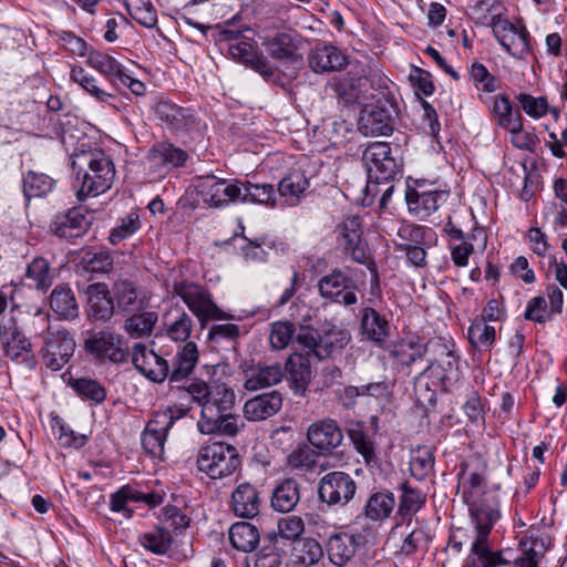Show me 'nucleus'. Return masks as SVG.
<instances>
[{"label":"nucleus","instance_id":"nucleus-1","mask_svg":"<svg viewBox=\"0 0 567 567\" xmlns=\"http://www.w3.org/2000/svg\"><path fill=\"white\" fill-rule=\"evenodd\" d=\"M72 167L75 172L76 197L81 202L105 193L114 182V165L102 151L74 154Z\"/></svg>","mask_w":567,"mask_h":567},{"label":"nucleus","instance_id":"nucleus-2","mask_svg":"<svg viewBox=\"0 0 567 567\" xmlns=\"http://www.w3.org/2000/svg\"><path fill=\"white\" fill-rule=\"evenodd\" d=\"M50 315L43 310H38L32 324L42 328L43 347L41 349L45 365L58 371L62 369L71 359L75 349V341L65 329H55L50 326Z\"/></svg>","mask_w":567,"mask_h":567},{"label":"nucleus","instance_id":"nucleus-3","mask_svg":"<svg viewBox=\"0 0 567 567\" xmlns=\"http://www.w3.org/2000/svg\"><path fill=\"white\" fill-rule=\"evenodd\" d=\"M426 353L433 357L429 367L419 375L416 383L421 384L424 379L432 381L433 385H440L447 390L458 380V360L454 354L452 346L444 339L435 338L426 343Z\"/></svg>","mask_w":567,"mask_h":567},{"label":"nucleus","instance_id":"nucleus-4","mask_svg":"<svg viewBox=\"0 0 567 567\" xmlns=\"http://www.w3.org/2000/svg\"><path fill=\"white\" fill-rule=\"evenodd\" d=\"M196 465L212 480H220L237 471L240 466V458L233 445L212 442L198 450Z\"/></svg>","mask_w":567,"mask_h":567},{"label":"nucleus","instance_id":"nucleus-5","mask_svg":"<svg viewBox=\"0 0 567 567\" xmlns=\"http://www.w3.org/2000/svg\"><path fill=\"white\" fill-rule=\"evenodd\" d=\"M350 340V332L334 324L324 326L321 333L301 329L296 337L297 343L307 349L308 354L312 353L320 360L342 350Z\"/></svg>","mask_w":567,"mask_h":567},{"label":"nucleus","instance_id":"nucleus-6","mask_svg":"<svg viewBox=\"0 0 567 567\" xmlns=\"http://www.w3.org/2000/svg\"><path fill=\"white\" fill-rule=\"evenodd\" d=\"M173 293L184 301L200 322L209 319L219 320L225 318L224 312L213 301L209 291L196 282L189 280L175 281L173 284Z\"/></svg>","mask_w":567,"mask_h":567},{"label":"nucleus","instance_id":"nucleus-7","mask_svg":"<svg viewBox=\"0 0 567 567\" xmlns=\"http://www.w3.org/2000/svg\"><path fill=\"white\" fill-rule=\"evenodd\" d=\"M481 23L489 25L499 44L515 59H525L530 52L529 33L526 28H517L503 19L499 13L482 17Z\"/></svg>","mask_w":567,"mask_h":567},{"label":"nucleus","instance_id":"nucleus-8","mask_svg":"<svg viewBox=\"0 0 567 567\" xmlns=\"http://www.w3.org/2000/svg\"><path fill=\"white\" fill-rule=\"evenodd\" d=\"M195 188L203 203L210 208L226 207L241 196V186L238 181L219 178L215 175L196 177Z\"/></svg>","mask_w":567,"mask_h":567},{"label":"nucleus","instance_id":"nucleus-9","mask_svg":"<svg viewBox=\"0 0 567 567\" xmlns=\"http://www.w3.org/2000/svg\"><path fill=\"white\" fill-rule=\"evenodd\" d=\"M471 523L473 525V540L471 547L492 550L489 535L501 517L498 503L494 497L473 501L470 505Z\"/></svg>","mask_w":567,"mask_h":567},{"label":"nucleus","instance_id":"nucleus-10","mask_svg":"<svg viewBox=\"0 0 567 567\" xmlns=\"http://www.w3.org/2000/svg\"><path fill=\"white\" fill-rule=\"evenodd\" d=\"M186 391L193 402L200 406L199 420H204L205 410L208 406L226 409L233 408L235 404V392L225 382L214 381L208 384L204 381L194 380L187 385Z\"/></svg>","mask_w":567,"mask_h":567},{"label":"nucleus","instance_id":"nucleus-11","mask_svg":"<svg viewBox=\"0 0 567 567\" xmlns=\"http://www.w3.org/2000/svg\"><path fill=\"white\" fill-rule=\"evenodd\" d=\"M362 159L367 166L369 178H373L378 183L393 179L401 166L392 156L391 146L386 142L370 143L363 152Z\"/></svg>","mask_w":567,"mask_h":567},{"label":"nucleus","instance_id":"nucleus-12","mask_svg":"<svg viewBox=\"0 0 567 567\" xmlns=\"http://www.w3.org/2000/svg\"><path fill=\"white\" fill-rule=\"evenodd\" d=\"M357 484L348 473L334 471L321 477L318 495L328 505H346L353 498Z\"/></svg>","mask_w":567,"mask_h":567},{"label":"nucleus","instance_id":"nucleus-13","mask_svg":"<svg viewBox=\"0 0 567 567\" xmlns=\"http://www.w3.org/2000/svg\"><path fill=\"white\" fill-rule=\"evenodd\" d=\"M85 350L100 361L122 363L126 361L128 351L122 338L111 331L91 333L84 342Z\"/></svg>","mask_w":567,"mask_h":567},{"label":"nucleus","instance_id":"nucleus-14","mask_svg":"<svg viewBox=\"0 0 567 567\" xmlns=\"http://www.w3.org/2000/svg\"><path fill=\"white\" fill-rule=\"evenodd\" d=\"M152 110L157 120L171 131L189 132L199 126V121L193 110L182 107L169 100H157Z\"/></svg>","mask_w":567,"mask_h":567},{"label":"nucleus","instance_id":"nucleus-15","mask_svg":"<svg viewBox=\"0 0 567 567\" xmlns=\"http://www.w3.org/2000/svg\"><path fill=\"white\" fill-rule=\"evenodd\" d=\"M410 523L405 526L396 524L389 535L388 544L394 549L395 555L408 557L426 550L430 535L422 527L410 528Z\"/></svg>","mask_w":567,"mask_h":567},{"label":"nucleus","instance_id":"nucleus-16","mask_svg":"<svg viewBox=\"0 0 567 567\" xmlns=\"http://www.w3.org/2000/svg\"><path fill=\"white\" fill-rule=\"evenodd\" d=\"M3 351L8 358L19 363L33 365V348L30 340L23 334L13 320L1 326L0 334Z\"/></svg>","mask_w":567,"mask_h":567},{"label":"nucleus","instance_id":"nucleus-17","mask_svg":"<svg viewBox=\"0 0 567 567\" xmlns=\"http://www.w3.org/2000/svg\"><path fill=\"white\" fill-rule=\"evenodd\" d=\"M132 362L134 367L153 382H163L169 379L168 362L148 349L145 344L136 343L132 349Z\"/></svg>","mask_w":567,"mask_h":567},{"label":"nucleus","instance_id":"nucleus-18","mask_svg":"<svg viewBox=\"0 0 567 567\" xmlns=\"http://www.w3.org/2000/svg\"><path fill=\"white\" fill-rule=\"evenodd\" d=\"M173 424L174 416L171 411L156 413L146 424L142 435V445L150 455L162 458L166 435Z\"/></svg>","mask_w":567,"mask_h":567},{"label":"nucleus","instance_id":"nucleus-19","mask_svg":"<svg viewBox=\"0 0 567 567\" xmlns=\"http://www.w3.org/2000/svg\"><path fill=\"white\" fill-rule=\"evenodd\" d=\"M318 289L321 297L344 306H351L358 301L353 291V281L341 270H333L323 276L318 282Z\"/></svg>","mask_w":567,"mask_h":567},{"label":"nucleus","instance_id":"nucleus-20","mask_svg":"<svg viewBox=\"0 0 567 567\" xmlns=\"http://www.w3.org/2000/svg\"><path fill=\"white\" fill-rule=\"evenodd\" d=\"M338 241L343 251L360 264L367 258V250L361 239V220L358 216L347 217L338 227Z\"/></svg>","mask_w":567,"mask_h":567},{"label":"nucleus","instance_id":"nucleus-21","mask_svg":"<svg viewBox=\"0 0 567 567\" xmlns=\"http://www.w3.org/2000/svg\"><path fill=\"white\" fill-rule=\"evenodd\" d=\"M187 158L188 154L184 150L171 143L155 144L147 155L150 169L157 176H164L172 168L183 166Z\"/></svg>","mask_w":567,"mask_h":567},{"label":"nucleus","instance_id":"nucleus-22","mask_svg":"<svg viewBox=\"0 0 567 567\" xmlns=\"http://www.w3.org/2000/svg\"><path fill=\"white\" fill-rule=\"evenodd\" d=\"M233 408L221 409L219 406H208L205 410L204 420H198L197 427L203 434L223 433L227 435L236 434L240 426V419L231 414Z\"/></svg>","mask_w":567,"mask_h":567},{"label":"nucleus","instance_id":"nucleus-23","mask_svg":"<svg viewBox=\"0 0 567 567\" xmlns=\"http://www.w3.org/2000/svg\"><path fill=\"white\" fill-rule=\"evenodd\" d=\"M307 440L317 450L331 452L341 445L343 433L334 420L323 419L315 421L309 425Z\"/></svg>","mask_w":567,"mask_h":567},{"label":"nucleus","instance_id":"nucleus-24","mask_svg":"<svg viewBox=\"0 0 567 567\" xmlns=\"http://www.w3.org/2000/svg\"><path fill=\"white\" fill-rule=\"evenodd\" d=\"M358 130L365 136L389 135L393 130L389 110L379 103L364 105L360 112Z\"/></svg>","mask_w":567,"mask_h":567},{"label":"nucleus","instance_id":"nucleus-25","mask_svg":"<svg viewBox=\"0 0 567 567\" xmlns=\"http://www.w3.org/2000/svg\"><path fill=\"white\" fill-rule=\"evenodd\" d=\"M58 276L50 260L42 256H37L27 264L23 284L30 289L47 292L53 285Z\"/></svg>","mask_w":567,"mask_h":567},{"label":"nucleus","instance_id":"nucleus-26","mask_svg":"<svg viewBox=\"0 0 567 567\" xmlns=\"http://www.w3.org/2000/svg\"><path fill=\"white\" fill-rule=\"evenodd\" d=\"M282 405V396L278 391L256 395L244 404V415L248 421H264L274 416Z\"/></svg>","mask_w":567,"mask_h":567},{"label":"nucleus","instance_id":"nucleus-27","mask_svg":"<svg viewBox=\"0 0 567 567\" xmlns=\"http://www.w3.org/2000/svg\"><path fill=\"white\" fill-rule=\"evenodd\" d=\"M261 501L257 488L249 484H239L231 493L230 508L243 518H254L259 514Z\"/></svg>","mask_w":567,"mask_h":567},{"label":"nucleus","instance_id":"nucleus-28","mask_svg":"<svg viewBox=\"0 0 567 567\" xmlns=\"http://www.w3.org/2000/svg\"><path fill=\"white\" fill-rule=\"evenodd\" d=\"M308 62L317 73L333 72L347 65V56L333 45L318 44L311 50Z\"/></svg>","mask_w":567,"mask_h":567},{"label":"nucleus","instance_id":"nucleus-29","mask_svg":"<svg viewBox=\"0 0 567 567\" xmlns=\"http://www.w3.org/2000/svg\"><path fill=\"white\" fill-rule=\"evenodd\" d=\"M175 542L174 534L164 524H157L138 536V544L148 553L156 556H167Z\"/></svg>","mask_w":567,"mask_h":567},{"label":"nucleus","instance_id":"nucleus-30","mask_svg":"<svg viewBox=\"0 0 567 567\" xmlns=\"http://www.w3.org/2000/svg\"><path fill=\"white\" fill-rule=\"evenodd\" d=\"M198 358V349L195 342L188 341L179 346L169 367V382H178L190 375Z\"/></svg>","mask_w":567,"mask_h":567},{"label":"nucleus","instance_id":"nucleus-31","mask_svg":"<svg viewBox=\"0 0 567 567\" xmlns=\"http://www.w3.org/2000/svg\"><path fill=\"white\" fill-rule=\"evenodd\" d=\"M282 377L284 371L279 364H259L245 370L244 386L248 391H257L279 383Z\"/></svg>","mask_w":567,"mask_h":567},{"label":"nucleus","instance_id":"nucleus-32","mask_svg":"<svg viewBox=\"0 0 567 567\" xmlns=\"http://www.w3.org/2000/svg\"><path fill=\"white\" fill-rule=\"evenodd\" d=\"M87 293V313L94 320H107L113 316L114 303L109 297V289L104 284L90 285Z\"/></svg>","mask_w":567,"mask_h":567},{"label":"nucleus","instance_id":"nucleus-33","mask_svg":"<svg viewBox=\"0 0 567 567\" xmlns=\"http://www.w3.org/2000/svg\"><path fill=\"white\" fill-rule=\"evenodd\" d=\"M266 51L275 60L295 63L300 60L298 53V43L295 38L288 33H278L266 38L262 42Z\"/></svg>","mask_w":567,"mask_h":567},{"label":"nucleus","instance_id":"nucleus-34","mask_svg":"<svg viewBox=\"0 0 567 567\" xmlns=\"http://www.w3.org/2000/svg\"><path fill=\"white\" fill-rule=\"evenodd\" d=\"M300 501V486L293 478H286L272 491L271 507L279 513H289Z\"/></svg>","mask_w":567,"mask_h":567},{"label":"nucleus","instance_id":"nucleus-35","mask_svg":"<svg viewBox=\"0 0 567 567\" xmlns=\"http://www.w3.org/2000/svg\"><path fill=\"white\" fill-rule=\"evenodd\" d=\"M52 311L62 319H74L79 315V306L72 289L65 285H58L50 297Z\"/></svg>","mask_w":567,"mask_h":567},{"label":"nucleus","instance_id":"nucleus-36","mask_svg":"<svg viewBox=\"0 0 567 567\" xmlns=\"http://www.w3.org/2000/svg\"><path fill=\"white\" fill-rule=\"evenodd\" d=\"M286 370L296 393L305 392L311 380V365L308 354L293 352L289 355Z\"/></svg>","mask_w":567,"mask_h":567},{"label":"nucleus","instance_id":"nucleus-37","mask_svg":"<svg viewBox=\"0 0 567 567\" xmlns=\"http://www.w3.org/2000/svg\"><path fill=\"white\" fill-rule=\"evenodd\" d=\"M447 194L445 192L432 190V192H417L412 190L406 194V200L410 210L414 212L420 218L427 217L435 212L440 203L445 200Z\"/></svg>","mask_w":567,"mask_h":567},{"label":"nucleus","instance_id":"nucleus-38","mask_svg":"<svg viewBox=\"0 0 567 567\" xmlns=\"http://www.w3.org/2000/svg\"><path fill=\"white\" fill-rule=\"evenodd\" d=\"M87 64L101 73L112 85H116L118 79L124 75L125 68L112 55L91 50Z\"/></svg>","mask_w":567,"mask_h":567},{"label":"nucleus","instance_id":"nucleus-39","mask_svg":"<svg viewBox=\"0 0 567 567\" xmlns=\"http://www.w3.org/2000/svg\"><path fill=\"white\" fill-rule=\"evenodd\" d=\"M229 542L231 546L240 551H252L260 542L258 529L250 523L238 522L229 528Z\"/></svg>","mask_w":567,"mask_h":567},{"label":"nucleus","instance_id":"nucleus-40","mask_svg":"<svg viewBox=\"0 0 567 567\" xmlns=\"http://www.w3.org/2000/svg\"><path fill=\"white\" fill-rule=\"evenodd\" d=\"M165 334L175 342H188V338L194 328L192 317L183 309H177V316L173 317L171 312L163 316Z\"/></svg>","mask_w":567,"mask_h":567},{"label":"nucleus","instance_id":"nucleus-41","mask_svg":"<svg viewBox=\"0 0 567 567\" xmlns=\"http://www.w3.org/2000/svg\"><path fill=\"white\" fill-rule=\"evenodd\" d=\"M355 543L348 534L332 535L327 543L330 561L336 566H344L354 555Z\"/></svg>","mask_w":567,"mask_h":567},{"label":"nucleus","instance_id":"nucleus-42","mask_svg":"<svg viewBox=\"0 0 567 567\" xmlns=\"http://www.w3.org/2000/svg\"><path fill=\"white\" fill-rule=\"evenodd\" d=\"M281 564V554L279 545V536L269 533L264 538L261 549L247 561V567H279Z\"/></svg>","mask_w":567,"mask_h":567},{"label":"nucleus","instance_id":"nucleus-43","mask_svg":"<svg viewBox=\"0 0 567 567\" xmlns=\"http://www.w3.org/2000/svg\"><path fill=\"white\" fill-rule=\"evenodd\" d=\"M361 328L363 334L373 342L381 343L388 337V321L370 307L361 311Z\"/></svg>","mask_w":567,"mask_h":567},{"label":"nucleus","instance_id":"nucleus-44","mask_svg":"<svg viewBox=\"0 0 567 567\" xmlns=\"http://www.w3.org/2000/svg\"><path fill=\"white\" fill-rule=\"evenodd\" d=\"M492 112L495 123L506 131L516 130L519 122H522L519 111H514L513 105L506 95L495 97Z\"/></svg>","mask_w":567,"mask_h":567},{"label":"nucleus","instance_id":"nucleus-45","mask_svg":"<svg viewBox=\"0 0 567 567\" xmlns=\"http://www.w3.org/2000/svg\"><path fill=\"white\" fill-rule=\"evenodd\" d=\"M478 240L481 245V249L484 250L486 247L487 236L484 229L477 228L474 229L471 237L457 243H451V258L455 266L465 267L468 264V257L474 252V245L470 241Z\"/></svg>","mask_w":567,"mask_h":567},{"label":"nucleus","instance_id":"nucleus-46","mask_svg":"<svg viewBox=\"0 0 567 567\" xmlns=\"http://www.w3.org/2000/svg\"><path fill=\"white\" fill-rule=\"evenodd\" d=\"M70 78L97 102L109 105L112 104L111 101L114 99L113 94L100 87L97 85V80L90 75L82 66H73L70 72Z\"/></svg>","mask_w":567,"mask_h":567},{"label":"nucleus","instance_id":"nucleus-47","mask_svg":"<svg viewBox=\"0 0 567 567\" xmlns=\"http://www.w3.org/2000/svg\"><path fill=\"white\" fill-rule=\"evenodd\" d=\"M55 181L43 173H39L35 171H29L23 176V194L24 197L29 200L35 197H42L49 194L54 187Z\"/></svg>","mask_w":567,"mask_h":567},{"label":"nucleus","instance_id":"nucleus-48","mask_svg":"<svg viewBox=\"0 0 567 567\" xmlns=\"http://www.w3.org/2000/svg\"><path fill=\"white\" fill-rule=\"evenodd\" d=\"M401 495L399 501L398 514L411 522L412 516L416 514L425 503V495L413 488L408 482L400 486Z\"/></svg>","mask_w":567,"mask_h":567},{"label":"nucleus","instance_id":"nucleus-49","mask_svg":"<svg viewBox=\"0 0 567 567\" xmlns=\"http://www.w3.org/2000/svg\"><path fill=\"white\" fill-rule=\"evenodd\" d=\"M395 506V498L392 493L378 492L372 494L365 504V515L372 520L388 518Z\"/></svg>","mask_w":567,"mask_h":567},{"label":"nucleus","instance_id":"nucleus-50","mask_svg":"<svg viewBox=\"0 0 567 567\" xmlns=\"http://www.w3.org/2000/svg\"><path fill=\"white\" fill-rule=\"evenodd\" d=\"M523 556L516 559L518 567H538V560L547 549L546 543L542 537L525 538L520 540Z\"/></svg>","mask_w":567,"mask_h":567},{"label":"nucleus","instance_id":"nucleus-51","mask_svg":"<svg viewBox=\"0 0 567 567\" xmlns=\"http://www.w3.org/2000/svg\"><path fill=\"white\" fill-rule=\"evenodd\" d=\"M86 227V221L79 213L72 212L58 217L52 224V230L62 238L78 237Z\"/></svg>","mask_w":567,"mask_h":567},{"label":"nucleus","instance_id":"nucleus-52","mask_svg":"<svg viewBox=\"0 0 567 567\" xmlns=\"http://www.w3.org/2000/svg\"><path fill=\"white\" fill-rule=\"evenodd\" d=\"M113 299L123 310L136 309L141 306L135 285L127 279L117 280L112 288Z\"/></svg>","mask_w":567,"mask_h":567},{"label":"nucleus","instance_id":"nucleus-53","mask_svg":"<svg viewBox=\"0 0 567 567\" xmlns=\"http://www.w3.org/2000/svg\"><path fill=\"white\" fill-rule=\"evenodd\" d=\"M309 187V181L301 171H292L281 179L278 192L281 196L295 203Z\"/></svg>","mask_w":567,"mask_h":567},{"label":"nucleus","instance_id":"nucleus-54","mask_svg":"<svg viewBox=\"0 0 567 567\" xmlns=\"http://www.w3.org/2000/svg\"><path fill=\"white\" fill-rule=\"evenodd\" d=\"M275 198L276 193L272 185L251 182L243 184L241 196L239 197L244 203L251 202L264 205H274Z\"/></svg>","mask_w":567,"mask_h":567},{"label":"nucleus","instance_id":"nucleus-55","mask_svg":"<svg viewBox=\"0 0 567 567\" xmlns=\"http://www.w3.org/2000/svg\"><path fill=\"white\" fill-rule=\"evenodd\" d=\"M425 233L426 229L422 226L402 224L398 228L396 237L393 241L399 250L405 251L413 246L424 245Z\"/></svg>","mask_w":567,"mask_h":567},{"label":"nucleus","instance_id":"nucleus-56","mask_svg":"<svg viewBox=\"0 0 567 567\" xmlns=\"http://www.w3.org/2000/svg\"><path fill=\"white\" fill-rule=\"evenodd\" d=\"M125 7L133 20L145 28L157 23L156 10L148 0H126Z\"/></svg>","mask_w":567,"mask_h":567},{"label":"nucleus","instance_id":"nucleus-57","mask_svg":"<svg viewBox=\"0 0 567 567\" xmlns=\"http://www.w3.org/2000/svg\"><path fill=\"white\" fill-rule=\"evenodd\" d=\"M157 318V313L154 311L136 313L126 319L124 329L131 337L141 338L148 336L152 333Z\"/></svg>","mask_w":567,"mask_h":567},{"label":"nucleus","instance_id":"nucleus-58","mask_svg":"<svg viewBox=\"0 0 567 567\" xmlns=\"http://www.w3.org/2000/svg\"><path fill=\"white\" fill-rule=\"evenodd\" d=\"M434 457L431 449L419 446L412 451L410 471L417 480L425 478L433 470Z\"/></svg>","mask_w":567,"mask_h":567},{"label":"nucleus","instance_id":"nucleus-59","mask_svg":"<svg viewBox=\"0 0 567 567\" xmlns=\"http://www.w3.org/2000/svg\"><path fill=\"white\" fill-rule=\"evenodd\" d=\"M507 564L508 561L502 557L501 551L471 547L463 567H498Z\"/></svg>","mask_w":567,"mask_h":567},{"label":"nucleus","instance_id":"nucleus-60","mask_svg":"<svg viewBox=\"0 0 567 567\" xmlns=\"http://www.w3.org/2000/svg\"><path fill=\"white\" fill-rule=\"evenodd\" d=\"M295 324L289 321H276L271 324L270 344L274 349L282 350L297 337Z\"/></svg>","mask_w":567,"mask_h":567},{"label":"nucleus","instance_id":"nucleus-61","mask_svg":"<svg viewBox=\"0 0 567 567\" xmlns=\"http://www.w3.org/2000/svg\"><path fill=\"white\" fill-rule=\"evenodd\" d=\"M470 341L478 347H491L496 338V331L493 326L486 323L485 320H475L468 328Z\"/></svg>","mask_w":567,"mask_h":567},{"label":"nucleus","instance_id":"nucleus-62","mask_svg":"<svg viewBox=\"0 0 567 567\" xmlns=\"http://www.w3.org/2000/svg\"><path fill=\"white\" fill-rule=\"evenodd\" d=\"M305 532V523L299 516H287L280 518L278 520V533H275L276 536H279V543L282 539L286 540H297Z\"/></svg>","mask_w":567,"mask_h":567},{"label":"nucleus","instance_id":"nucleus-63","mask_svg":"<svg viewBox=\"0 0 567 567\" xmlns=\"http://www.w3.org/2000/svg\"><path fill=\"white\" fill-rule=\"evenodd\" d=\"M316 453L313 450L303 446L292 451L287 457V465L295 471L308 472L316 465Z\"/></svg>","mask_w":567,"mask_h":567},{"label":"nucleus","instance_id":"nucleus-64","mask_svg":"<svg viewBox=\"0 0 567 567\" xmlns=\"http://www.w3.org/2000/svg\"><path fill=\"white\" fill-rule=\"evenodd\" d=\"M470 75L476 89L492 93L498 89V82L482 63H473Z\"/></svg>","mask_w":567,"mask_h":567}]
</instances>
